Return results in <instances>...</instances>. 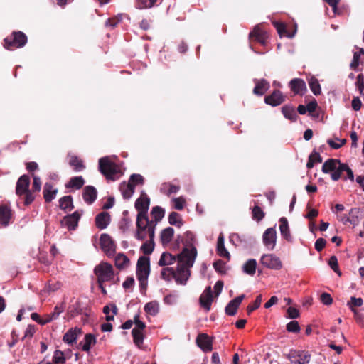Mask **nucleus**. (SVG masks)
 <instances>
[{
    "label": "nucleus",
    "instance_id": "f257e3e1",
    "mask_svg": "<svg viewBox=\"0 0 364 364\" xmlns=\"http://www.w3.org/2000/svg\"><path fill=\"white\" fill-rule=\"evenodd\" d=\"M346 172L347 176H343V180L349 179L352 181L354 180V174L351 168L347 164L342 163L339 159H328L322 166V172L324 173H330L331 178L334 181H338L343 172Z\"/></svg>",
    "mask_w": 364,
    "mask_h": 364
},
{
    "label": "nucleus",
    "instance_id": "7ed1b4c3",
    "mask_svg": "<svg viewBox=\"0 0 364 364\" xmlns=\"http://www.w3.org/2000/svg\"><path fill=\"white\" fill-rule=\"evenodd\" d=\"M181 242L183 245V250L178 254V257L184 260L188 267H193L197 257V249L195 246L196 238L192 232L187 231L183 237Z\"/></svg>",
    "mask_w": 364,
    "mask_h": 364
},
{
    "label": "nucleus",
    "instance_id": "58836bf2",
    "mask_svg": "<svg viewBox=\"0 0 364 364\" xmlns=\"http://www.w3.org/2000/svg\"><path fill=\"white\" fill-rule=\"evenodd\" d=\"M85 183V180L82 176H75L70 179L69 182L65 185V187L74 188L76 189L81 188Z\"/></svg>",
    "mask_w": 364,
    "mask_h": 364
},
{
    "label": "nucleus",
    "instance_id": "c85d7f7f",
    "mask_svg": "<svg viewBox=\"0 0 364 364\" xmlns=\"http://www.w3.org/2000/svg\"><path fill=\"white\" fill-rule=\"evenodd\" d=\"M58 189L53 188L50 183H46L43 188V197L47 203L51 202L56 196Z\"/></svg>",
    "mask_w": 364,
    "mask_h": 364
},
{
    "label": "nucleus",
    "instance_id": "37998d69",
    "mask_svg": "<svg viewBox=\"0 0 364 364\" xmlns=\"http://www.w3.org/2000/svg\"><path fill=\"white\" fill-rule=\"evenodd\" d=\"M168 223L172 225L181 227L182 220L180 214L176 212H171L168 215Z\"/></svg>",
    "mask_w": 364,
    "mask_h": 364
},
{
    "label": "nucleus",
    "instance_id": "412c9836",
    "mask_svg": "<svg viewBox=\"0 0 364 364\" xmlns=\"http://www.w3.org/2000/svg\"><path fill=\"white\" fill-rule=\"evenodd\" d=\"M255 86L253 89V93L257 96H262L269 88L270 85L265 79H254Z\"/></svg>",
    "mask_w": 364,
    "mask_h": 364
},
{
    "label": "nucleus",
    "instance_id": "4d7b16f0",
    "mask_svg": "<svg viewBox=\"0 0 364 364\" xmlns=\"http://www.w3.org/2000/svg\"><path fill=\"white\" fill-rule=\"evenodd\" d=\"M320 299H321V301L324 304V305H331L333 302V299L331 297V296L328 294V293H322L320 296Z\"/></svg>",
    "mask_w": 364,
    "mask_h": 364
},
{
    "label": "nucleus",
    "instance_id": "9d476101",
    "mask_svg": "<svg viewBox=\"0 0 364 364\" xmlns=\"http://www.w3.org/2000/svg\"><path fill=\"white\" fill-rule=\"evenodd\" d=\"M100 246L102 250L108 257H112L115 254L116 245L111 237L105 233L100 236Z\"/></svg>",
    "mask_w": 364,
    "mask_h": 364
},
{
    "label": "nucleus",
    "instance_id": "a19ab883",
    "mask_svg": "<svg viewBox=\"0 0 364 364\" xmlns=\"http://www.w3.org/2000/svg\"><path fill=\"white\" fill-rule=\"evenodd\" d=\"M60 208L64 210H70L73 208V198L71 196H65L59 200Z\"/></svg>",
    "mask_w": 364,
    "mask_h": 364
},
{
    "label": "nucleus",
    "instance_id": "2f4dec72",
    "mask_svg": "<svg viewBox=\"0 0 364 364\" xmlns=\"http://www.w3.org/2000/svg\"><path fill=\"white\" fill-rule=\"evenodd\" d=\"M176 260L178 261V255L175 257L169 252H164L162 253L158 264L161 267L168 266L173 264Z\"/></svg>",
    "mask_w": 364,
    "mask_h": 364
},
{
    "label": "nucleus",
    "instance_id": "a18cd8bd",
    "mask_svg": "<svg viewBox=\"0 0 364 364\" xmlns=\"http://www.w3.org/2000/svg\"><path fill=\"white\" fill-rule=\"evenodd\" d=\"M65 358L64 353L59 350H56L54 352L52 361L55 364H63L65 363Z\"/></svg>",
    "mask_w": 364,
    "mask_h": 364
},
{
    "label": "nucleus",
    "instance_id": "f8f14e48",
    "mask_svg": "<svg viewBox=\"0 0 364 364\" xmlns=\"http://www.w3.org/2000/svg\"><path fill=\"white\" fill-rule=\"evenodd\" d=\"M150 273L149 258L146 257H140L136 265L137 278L148 279Z\"/></svg>",
    "mask_w": 364,
    "mask_h": 364
},
{
    "label": "nucleus",
    "instance_id": "4be33fe9",
    "mask_svg": "<svg viewBox=\"0 0 364 364\" xmlns=\"http://www.w3.org/2000/svg\"><path fill=\"white\" fill-rule=\"evenodd\" d=\"M97 196L96 188L92 186H87L84 188L82 192V198L85 202L89 205L92 204Z\"/></svg>",
    "mask_w": 364,
    "mask_h": 364
},
{
    "label": "nucleus",
    "instance_id": "864d4df0",
    "mask_svg": "<svg viewBox=\"0 0 364 364\" xmlns=\"http://www.w3.org/2000/svg\"><path fill=\"white\" fill-rule=\"evenodd\" d=\"M129 181L132 184H134L135 187L137 184L144 183V178L140 174L134 173L130 176Z\"/></svg>",
    "mask_w": 364,
    "mask_h": 364
},
{
    "label": "nucleus",
    "instance_id": "052dcab7",
    "mask_svg": "<svg viewBox=\"0 0 364 364\" xmlns=\"http://www.w3.org/2000/svg\"><path fill=\"white\" fill-rule=\"evenodd\" d=\"M351 311L354 313L355 318L357 323L362 327H364V315L359 314L353 306H350Z\"/></svg>",
    "mask_w": 364,
    "mask_h": 364
},
{
    "label": "nucleus",
    "instance_id": "3c124183",
    "mask_svg": "<svg viewBox=\"0 0 364 364\" xmlns=\"http://www.w3.org/2000/svg\"><path fill=\"white\" fill-rule=\"evenodd\" d=\"M287 330L291 333H299L300 331V326L298 321H291L287 325Z\"/></svg>",
    "mask_w": 364,
    "mask_h": 364
},
{
    "label": "nucleus",
    "instance_id": "473e14b6",
    "mask_svg": "<svg viewBox=\"0 0 364 364\" xmlns=\"http://www.w3.org/2000/svg\"><path fill=\"white\" fill-rule=\"evenodd\" d=\"M119 189L123 197L126 199H129L132 197L134 192V184H132L129 181L128 183L124 182L120 184Z\"/></svg>",
    "mask_w": 364,
    "mask_h": 364
},
{
    "label": "nucleus",
    "instance_id": "f704fd0d",
    "mask_svg": "<svg viewBox=\"0 0 364 364\" xmlns=\"http://www.w3.org/2000/svg\"><path fill=\"white\" fill-rule=\"evenodd\" d=\"M174 230L173 228L168 227L164 229L161 232V241L164 245L168 244L173 239Z\"/></svg>",
    "mask_w": 364,
    "mask_h": 364
},
{
    "label": "nucleus",
    "instance_id": "7c9ffc66",
    "mask_svg": "<svg viewBox=\"0 0 364 364\" xmlns=\"http://www.w3.org/2000/svg\"><path fill=\"white\" fill-rule=\"evenodd\" d=\"M96 343V338L91 333H87L85 336L84 341L79 343L82 346V350L85 352H89L91 346Z\"/></svg>",
    "mask_w": 364,
    "mask_h": 364
},
{
    "label": "nucleus",
    "instance_id": "49530a36",
    "mask_svg": "<svg viewBox=\"0 0 364 364\" xmlns=\"http://www.w3.org/2000/svg\"><path fill=\"white\" fill-rule=\"evenodd\" d=\"M157 0H137L136 6L139 9L152 7Z\"/></svg>",
    "mask_w": 364,
    "mask_h": 364
},
{
    "label": "nucleus",
    "instance_id": "39448f33",
    "mask_svg": "<svg viewBox=\"0 0 364 364\" xmlns=\"http://www.w3.org/2000/svg\"><path fill=\"white\" fill-rule=\"evenodd\" d=\"M99 170L108 180H115V175L119 173V168L112 162L108 156L99 159Z\"/></svg>",
    "mask_w": 364,
    "mask_h": 364
},
{
    "label": "nucleus",
    "instance_id": "79ce46f5",
    "mask_svg": "<svg viewBox=\"0 0 364 364\" xmlns=\"http://www.w3.org/2000/svg\"><path fill=\"white\" fill-rule=\"evenodd\" d=\"M309 85L311 90L315 95L321 94V86L318 82V80L316 77H312L309 80Z\"/></svg>",
    "mask_w": 364,
    "mask_h": 364
},
{
    "label": "nucleus",
    "instance_id": "2eb2a0df",
    "mask_svg": "<svg viewBox=\"0 0 364 364\" xmlns=\"http://www.w3.org/2000/svg\"><path fill=\"white\" fill-rule=\"evenodd\" d=\"M285 101V97L282 92L278 90H274L270 95L264 97V102L272 107H277Z\"/></svg>",
    "mask_w": 364,
    "mask_h": 364
},
{
    "label": "nucleus",
    "instance_id": "69168bd1",
    "mask_svg": "<svg viewBox=\"0 0 364 364\" xmlns=\"http://www.w3.org/2000/svg\"><path fill=\"white\" fill-rule=\"evenodd\" d=\"M326 244V240H324L323 238H318L316 240V241L315 242V245H314L315 249L318 252H321L325 247Z\"/></svg>",
    "mask_w": 364,
    "mask_h": 364
},
{
    "label": "nucleus",
    "instance_id": "5701e85b",
    "mask_svg": "<svg viewBox=\"0 0 364 364\" xmlns=\"http://www.w3.org/2000/svg\"><path fill=\"white\" fill-rule=\"evenodd\" d=\"M12 216L11 208L6 204L0 205V224L7 226Z\"/></svg>",
    "mask_w": 364,
    "mask_h": 364
},
{
    "label": "nucleus",
    "instance_id": "0eeeda50",
    "mask_svg": "<svg viewBox=\"0 0 364 364\" xmlns=\"http://www.w3.org/2000/svg\"><path fill=\"white\" fill-rule=\"evenodd\" d=\"M4 42L5 48L12 50L24 46L27 42V37L21 31L14 32L10 37H7L4 39Z\"/></svg>",
    "mask_w": 364,
    "mask_h": 364
},
{
    "label": "nucleus",
    "instance_id": "774afa93",
    "mask_svg": "<svg viewBox=\"0 0 364 364\" xmlns=\"http://www.w3.org/2000/svg\"><path fill=\"white\" fill-rule=\"evenodd\" d=\"M360 58L359 55H357V53H353V60L350 64V67L353 69L356 70V68L358 67L360 64Z\"/></svg>",
    "mask_w": 364,
    "mask_h": 364
},
{
    "label": "nucleus",
    "instance_id": "6e6d98bb",
    "mask_svg": "<svg viewBox=\"0 0 364 364\" xmlns=\"http://www.w3.org/2000/svg\"><path fill=\"white\" fill-rule=\"evenodd\" d=\"M134 321L136 326L133 329H137L139 331H142L145 328L146 324L145 323L139 320V314L134 316Z\"/></svg>",
    "mask_w": 364,
    "mask_h": 364
},
{
    "label": "nucleus",
    "instance_id": "f3484780",
    "mask_svg": "<svg viewBox=\"0 0 364 364\" xmlns=\"http://www.w3.org/2000/svg\"><path fill=\"white\" fill-rule=\"evenodd\" d=\"M289 86L294 95H304L306 90L305 82L300 78H294L289 82Z\"/></svg>",
    "mask_w": 364,
    "mask_h": 364
},
{
    "label": "nucleus",
    "instance_id": "1a4fd4ad",
    "mask_svg": "<svg viewBox=\"0 0 364 364\" xmlns=\"http://www.w3.org/2000/svg\"><path fill=\"white\" fill-rule=\"evenodd\" d=\"M260 262L264 267L271 269L279 270L282 267L280 259L273 254L263 255L261 257Z\"/></svg>",
    "mask_w": 364,
    "mask_h": 364
},
{
    "label": "nucleus",
    "instance_id": "c03bdc74",
    "mask_svg": "<svg viewBox=\"0 0 364 364\" xmlns=\"http://www.w3.org/2000/svg\"><path fill=\"white\" fill-rule=\"evenodd\" d=\"M132 334L133 336L134 344L138 347H140L141 345H142L144 338L142 331H139L137 329H132Z\"/></svg>",
    "mask_w": 364,
    "mask_h": 364
},
{
    "label": "nucleus",
    "instance_id": "8fccbe9b",
    "mask_svg": "<svg viewBox=\"0 0 364 364\" xmlns=\"http://www.w3.org/2000/svg\"><path fill=\"white\" fill-rule=\"evenodd\" d=\"M154 248V240L151 242V240H149V242H146L141 245V250L144 255H150L153 252Z\"/></svg>",
    "mask_w": 364,
    "mask_h": 364
},
{
    "label": "nucleus",
    "instance_id": "f03ea898",
    "mask_svg": "<svg viewBox=\"0 0 364 364\" xmlns=\"http://www.w3.org/2000/svg\"><path fill=\"white\" fill-rule=\"evenodd\" d=\"M192 267H188L186 262L178 257V264L176 270L173 267L163 268L161 272V278L166 281H171L174 279L178 284L186 285L190 276Z\"/></svg>",
    "mask_w": 364,
    "mask_h": 364
},
{
    "label": "nucleus",
    "instance_id": "c756f323",
    "mask_svg": "<svg viewBox=\"0 0 364 364\" xmlns=\"http://www.w3.org/2000/svg\"><path fill=\"white\" fill-rule=\"evenodd\" d=\"M282 112L286 119L291 122L296 121L297 114L294 106L291 105H286L282 107Z\"/></svg>",
    "mask_w": 364,
    "mask_h": 364
},
{
    "label": "nucleus",
    "instance_id": "4c0bfd02",
    "mask_svg": "<svg viewBox=\"0 0 364 364\" xmlns=\"http://www.w3.org/2000/svg\"><path fill=\"white\" fill-rule=\"evenodd\" d=\"M129 263V260L128 257L122 253H119L115 257V266L119 269L127 267Z\"/></svg>",
    "mask_w": 364,
    "mask_h": 364
},
{
    "label": "nucleus",
    "instance_id": "09e8293b",
    "mask_svg": "<svg viewBox=\"0 0 364 364\" xmlns=\"http://www.w3.org/2000/svg\"><path fill=\"white\" fill-rule=\"evenodd\" d=\"M262 301V296L261 294H259L256 297V299L255 300L254 303L252 305H249L247 307V314H250L253 311L258 309L261 305Z\"/></svg>",
    "mask_w": 364,
    "mask_h": 364
},
{
    "label": "nucleus",
    "instance_id": "603ef678",
    "mask_svg": "<svg viewBox=\"0 0 364 364\" xmlns=\"http://www.w3.org/2000/svg\"><path fill=\"white\" fill-rule=\"evenodd\" d=\"M328 265L335 272L338 273L339 275L341 274V272L338 270V259L336 256L333 255L330 257Z\"/></svg>",
    "mask_w": 364,
    "mask_h": 364
},
{
    "label": "nucleus",
    "instance_id": "393cba45",
    "mask_svg": "<svg viewBox=\"0 0 364 364\" xmlns=\"http://www.w3.org/2000/svg\"><path fill=\"white\" fill-rule=\"evenodd\" d=\"M80 328H75L68 330L63 336V341L68 344L72 345L75 343L77 337L81 334Z\"/></svg>",
    "mask_w": 364,
    "mask_h": 364
},
{
    "label": "nucleus",
    "instance_id": "dca6fc26",
    "mask_svg": "<svg viewBox=\"0 0 364 364\" xmlns=\"http://www.w3.org/2000/svg\"><path fill=\"white\" fill-rule=\"evenodd\" d=\"M196 343L204 352L212 350V340L206 333H200L196 338Z\"/></svg>",
    "mask_w": 364,
    "mask_h": 364
},
{
    "label": "nucleus",
    "instance_id": "bf43d9fd",
    "mask_svg": "<svg viewBox=\"0 0 364 364\" xmlns=\"http://www.w3.org/2000/svg\"><path fill=\"white\" fill-rule=\"evenodd\" d=\"M363 304V301L361 298H355L354 296H352L350 298V301L348 302V305L350 308V306H353V309L355 307H359L361 306Z\"/></svg>",
    "mask_w": 364,
    "mask_h": 364
},
{
    "label": "nucleus",
    "instance_id": "20e7f679",
    "mask_svg": "<svg viewBox=\"0 0 364 364\" xmlns=\"http://www.w3.org/2000/svg\"><path fill=\"white\" fill-rule=\"evenodd\" d=\"M136 231L135 237L139 240L149 238L152 242L154 239L156 222H151L148 216H136Z\"/></svg>",
    "mask_w": 364,
    "mask_h": 364
},
{
    "label": "nucleus",
    "instance_id": "ea45409f",
    "mask_svg": "<svg viewBox=\"0 0 364 364\" xmlns=\"http://www.w3.org/2000/svg\"><path fill=\"white\" fill-rule=\"evenodd\" d=\"M144 311L149 315L155 316L159 311V304L156 301H152L144 306Z\"/></svg>",
    "mask_w": 364,
    "mask_h": 364
},
{
    "label": "nucleus",
    "instance_id": "b1692460",
    "mask_svg": "<svg viewBox=\"0 0 364 364\" xmlns=\"http://www.w3.org/2000/svg\"><path fill=\"white\" fill-rule=\"evenodd\" d=\"M216 251L220 257L230 260V255L225 247V238L223 233H220L218 237Z\"/></svg>",
    "mask_w": 364,
    "mask_h": 364
},
{
    "label": "nucleus",
    "instance_id": "6e6552de",
    "mask_svg": "<svg viewBox=\"0 0 364 364\" xmlns=\"http://www.w3.org/2000/svg\"><path fill=\"white\" fill-rule=\"evenodd\" d=\"M285 356L292 364H307L311 357L309 352L297 350H291Z\"/></svg>",
    "mask_w": 364,
    "mask_h": 364
},
{
    "label": "nucleus",
    "instance_id": "e433bc0d",
    "mask_svg": "<svg viewBox=\"0 0 364 364\" xmlns=\"http://www.w3.org/2000/svg\"><path fill=\"white\" fill-rule=\"evenodd\" d=\"M164 213L165 211L161 207L154 206L151 211V215L153 218V220H151L150 221L156 222V225L157 223L164 218Z\"/></svg>",
    "mask_w": 364,
    "mask_h": 364
},
{
    "label": "nucleus",
    "instance_id": "de8ad7c7",
    "mask_svg": "<svg viewBox=\"0 0 364 364\" xmlns=\"http://www.w3.org/2000/svg\"><path fill=\"white\" fill-rule=\"evenodd\" d=\"M264 217V213L260 207L255 205L252 209V218L257 221H260Z\"/></svg>",
    "mask_w": 364,
    "mask_h": 364
},
{
    "label": "nucleus",
    "instance_id": "423d86ee",
    "mask_svg": "<svg viewBox=\"0 0 364 364\" xmlns=\"http://www.w3.org/2000/svg\"><path fill=\"white\" fill-rule=\"evenodd\" d=\"M94 272L97 277V283L109 282L114 279L113 267L107 262L100 263L95 267Z\"/></svg>",
    "mask_w": 364,
    "mask_h": 364
},
{
    "label": "nucleus",
    "instance_id": "aec40b11",
    "mask_svg": "<svg viewBox=\"0 0 364 364\" xmlns=\"http://www.w3.org/2000/svg\"><path fill=\"white\" fill-rule=\"evenodd\" d=\"M245 294L237 296L231 300L225 307V311L229 316H234L236 314L237 309L245 298Z\"/></svg>",
    "mask_w": 364,
    "mask_h": 364
},
{
    "label": "nucleus",
    "instance_id": "a211bd4d",
    "mask_svg": "<svg viewBox=\"0 0 364 364\" xmlns=\"http://www.w3.org/2000/svg\"><path fill=\"white\" fill-rule=\"evenodd\" d=\"M30 178L24 174L21 176L17 181L16 186V193L18 196H22L24 193L29 191Z\"/></svg>",
    "mask_w": 364,
    "mask_h": 364
},
{
    "label": "nucleus",
    "instance_id": "c9c22d12",
    "mask_svg": "<svg viewBox=\"0 0 364 364\" xmlns=\"http://www.w3.org/2000/svg\"><path fill=\"white\" fill-rule=\"evenodd\" d=\"M69 165L77 172H80L85 168L82 161L76 156H70Z\"/></svg>",
    "mask_w": 364,
    "mask_h": 364
},
{
    "label": "nucleus",
    "instance_id": "680f3d73",
    "mask_svg": "<svg viewBox=\"0 0 364 364\" xmlns=\"http://www.w3.org/2000/svg\"><path fill=\"white\" fill-rule=\"evenodd\" d=\"M173 203L175 209L178 210L183 209L186 203L185 200L181 197L174 198Z\"/></svg>",
    "mask_w": 364,
    "mask_h": 364
},
{
    "label": "nucleus",
    "instance_id": "ddd939ff",
    "mask_svg": "<svg viewBox=\"0 0 364 364\" xmlns=\"http://www.w3.org/2000/svg\"><path fill=\"white\" fill-rule=\"evenodd\" d=\"M262 241L268 250L274 249L277 242V232L274 228H269L264 231Z\"/></svg>",
    "mask_w": 364,
    "mask_h": 364
},
{
    "label": "nucleus",
    "instance_id": "9b49d317",
    "mask_svg": "<svg viewBox=\"0 0 364 364\" xmlns=\"http://www.w3.org/2000/svg\"><path fill=\"white\" fill-rule=\"evenodd\" d=\"M150 205V198L144 192L141 193L140 197L136 199L134 206L138 211L137 216H148L147 212Z\"/></svg>",
    "mask_w": 364,
    "mask_h": 364
},
{
    "label": "nucleus",
    "instance_id": "4468645a",
    "mask_svg": "<svg viewBox=\"0 0 364 364\" xmlns=\"http://www.w3.org/2000/svg\"><path fill=\"white\" fill-rule=\"evenodd\" d=\"M80 216L81 214L79 213L78 211H75L70 215L65 216L61 220V225L63 227L67 228L69 230H73L77 228Z\"/></svg>",
    "mask_w": 364,
    "mask_h": 364
},
{
    "label": "nucleus",
    "instance_id": "e2e57ef3",
    "mask_svg": "<svg viewBox=\"0 0 364 364\" xmlns=\"http://www.w3.org/2000/svg\"><path fill=\"white\" fill-rule=\"evenodd\" d=\"M287 313L288 314V318H296L299 316V310L294 307H289L287 309Z\"/></svg>",
    "mask_w": 364,
    "mask_h": 364
},
{
    "label": "nucleus",
    "instance_id": "bb28decb",
    "mask_svg": "<svg viewBox=\"0 0 364 364\" xmlns=\"http://www.w3.org/2000/svg\"><path fill=\"white\" fill-rule=\"evenodd\" d=\"M110 221V215L107 212L99 213L95 218V224L97 228L103 230L107 227Z\"/></svg>",
    "mask_w": 364,
    "mask_h": 364
},
{
    "label": "nucleus",
    "instance_id": "72a5a7b5",
    "mask_svg": "<svg viewBox=\"0 0 364 364\" xmlns=\"http://www.w3.org/2000/svg\"><path fill=\"white\" fill-rule=\"evenodd\" d=\"M257 267V262L255 259H248L242 266L244 273L253 276L255 274Z\"/></svg>",
    "mask_w": 364,
    "mask_h": 364
},
{
    "label": "nucleus",
    "instance_id": "5fc2aeb1",
    "mask_svg": "<svg viewBox=\"0 0 364 364\" xmlns=\"http://www.w3.org/2000/svg\"><path fill=\"white\" fill-rule=\"evenodd\" d=\"M64 311V307L63 305L56 306L54 309V311L49 314L48 315L51 318L52 321L55 320L58 318L59 315Z\"/></svg>",
    "mask_w": 364,
    "mask_h": 364
},
{
    "label": "nucleus",
    "instance_id": "338daca9",
    "mask_svg": "<svg viewBox=\"0 0 364 364\" xmlns=\"http://www.w3.org/2000/svg\"><path fill=\"white\" fill-rule=\"evenodd\" d=\"M164 303L168 305L175 304L177 301V296L175 294H168L164 299Z\"/></svg>",
    "mask_w": 364,
    "mask_h": 364
},
{
    "label": "nucleus",
    "instance_id": "cd10ccee",
    "mask_svg": "<svg viewBox=\"0 0 364 364\" xmlns=\"http://www.w3.org/2000/svg\"><path fill=\"white\" fill-rule=\"evenodd\" d=\"M250 38H254L262 45H264L266 43L267 33L262 30L259 26H257L253 31L250 33Z\"/></svg>",
    "mask_w": 364,
    "mask_h": 364
},
{
    "label": "nucleus",
    "instance_id": "0e129e2a",
    "mask_svg": "<svg viewBox=\"0 0 364 364\" xmlns=\"http://www.w3.org/2000/svg\"><path fill=\"white\" fill-rule=\"evenodd\" d=\"M33 182L32 186V189L33 191H40L41 188V178L38 176L33 175Z\"/></svg>",
    "mask_w": 364,
    "mask_h": 364
},
{
    "label": "nucleus",
    "instance_id": "13d9d810",
    "mask_svg": "<svg viewBox=\"0 0 364 364\" xmlns=\"http://www.w3.org/2000/svg\"><path fill=\"white\" fill-rule=\"evenodd\" d=\"M213 267L215 269V271L220 273H225V264L220 259H218L213 263Z\"/></svg>",
    "mask_w": 364,
    "mask_h": 364
},
{
    "label": "nucleus",
    "instance_id": "6ab92c4d",
    "mask_svg": "<svg viewBox=\"0 0 364 364\" xmlns=\"http://www.w3.org/2000/svg\"><path fill=\"white\" fill-rule=\"evenodd\" d=\"M212 302L213 294L211 287H208L200 296V304L206 311H209L210 309Z\"/></svg>",
    "mask_w": 364,
    "mask_h": 364
},
{
    "label": "nucleus",
    "instance_id": "a878e982",
    "mask_svg": "<svg viewBox=\"0 0 364 364\" xmlns=\"http://www.w3.org/2000/svg\"><path fill=\"white\" fill-rule=\"evenodd\" d=\"M279 230L281 235L287 241L291 242L292 237L290 233L288 220L285 217H282L279 220Z\"/></svg>",
    "mask_w": 364,
    "mask_h": 364
}]
</instances>
